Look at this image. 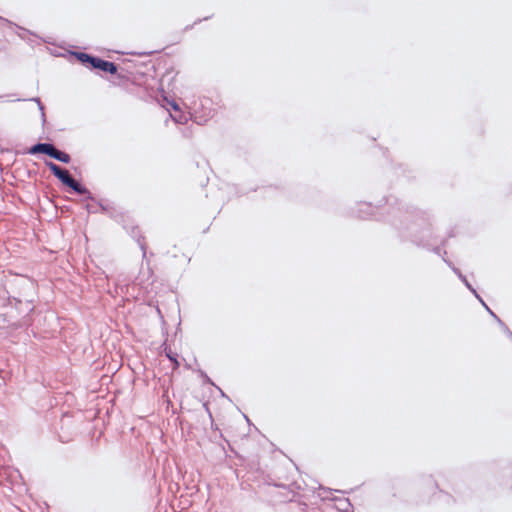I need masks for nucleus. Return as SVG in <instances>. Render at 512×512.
<instances>
[{
    "mask_svg": "<svg viewBox=\"0 0 512 512\" xmlns=\"http://www.w3.org/2000/svg\"><path fill=\"white\" fill-rule=\"evenodd\" d=\"M46 166L49 168V170L53 173L55 177H57L62 184L65 186H68L78 194L84 195L88 193L87 188L79 184L69 173L68 170L61 168L57 164L53 162H46Z\"/></svg>",
    "mask_w": 512,
    "mask_h": 512,
    "instance_id": "nucleus-1",
    "label": "nucleus"
},
{
    "mask_svg": "<svg viewBox=\"0 0 512 512\" xmlns=\"http://www.w3.org/2000/svg\"><path fill=\"white\" fill-rule=\"evenodd\" d=\"M28 152L30 154L44 153L63 163H69L71 160V157L68 153L56 149L52 144L49 143H38L32 146Z\"/></svg>",
    "mask_w": 512,
    "mask_h": 512,
    "instance_id": "nucleus-2",
    "label": "nucleus"
},
{
    "mask_svg": "<svg viewBox=\"0 0 512 512\" xmlns=\"http://www.w3.org/2000/svg\"><path fill=\"white\" fill-rule=\"evenodd\" d=\"M79 59L84 63H89L93 68L100 69L111 74L117 73V66L113 62L93 57L86 53H80Z\"/></svg>",
    "mask_w": 512,
    "mask_h": 512,
    "instance_id": "nucleus-3",
    "label": "nucleus"
},
{
    "mask_svg": "<svg viewBox=\"0 0 512 512\" xmlns=\"http://www.w3.org/2000/svg\"><path fill=\"white\" fill-rule=\"evenodd\" d=\"M138 280L141 284L144 283V281H148L150 284L153 283V270L150 267H147L146 269H142L139 273Z\"/></svg>",
    "mask_w": 512,
    "mask_h": 512,
    "instance_id": "nucleus-4",
    "label": "nucleus"
},
{
    "mask_svg": "<svg viewBox=\"0 0 512 512\" xmlns=\"http://www.w3.org/2000/svg\"><path fill=\"white\" fill-rule=\"evenodd\" d=\"M166 356L169 358V360L173 363V370H177L180 363L177 359V354L174 353L171 349L165 348Z\"/></svg>",
    "mask_w": 512,
    "mask_h": 512,
    "instance_id": "nucleus-5",
    "label": "nucleus"
},
{
    "mask_svg": "<svg viewBox=\"0 0 512 512\" xmlns=\"http://www.w3.org/2000/svg\"><path fill=\"white\" fill-rule=\"evenodd\" d=\"M171 106H172V108L174 110H178L179 109V107H178V105L176 103H172Z\"/></svg>",
    "mask_w": 512,
    "mask_h": 512,
    "instance_id": "nucleus-6",
    "label": "nucleus"
}]
</instances>
